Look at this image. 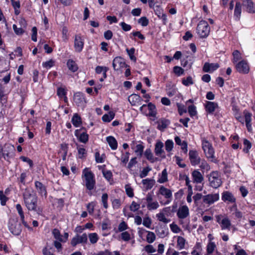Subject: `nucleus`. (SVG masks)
<instances>
[{"label":"nucleus","instance_id":"18","mask_svg":"<svg viewBox=\"0 0 255 255\" xmlns=\"http://www.w3.org/2000/svg\"><path fill=\"white\" fill-rule=\"evenodd\" d=\"M189 215V208L186 205H183L179 208L177 215L179 219H185L187 218Z\"/></svg>","mask_w":255,"mask_h":255},{"label":"nucleus","instance_id":"46","mask_svg":"<svg viewBox=\"0 0 255 255\" xmlns=\"http://www.w3.org/2000/svg\"><path fill=\"white\" fill-rule=\"evenodd\" d=\"M125 190L126 194L129 197H133L134 196L133 190L130 185L127 184L125 185Z\"/></svg>","mask_w":255,"mask_h":255},{"label":"nucleus","instance_id":"57","mask_svg":"<svg viewBox=\"0 0 255 255\" xmlns=\"http://www.w3.org/2000/svg\"><path fill=\"white\" fill-rule=\"evenodd\" d=\"M173 71L176 75L180 76L183 74L184 70L181 67L176 66L173 68Z\"/></svg>","mask_w":255,"mask_h":255},{"label":"nucleus","instance_id":"44","mask_svg":"<svg viewBox=\"0 0 255 255\" xmlns=\"http://www.w3.org/2000/svg\"><path fill=\"white\" fill-rule=\"evenodd\" d=\"M144 155L146 158L151 162H153L155 161L154 157H153L151 151L150 149H147L145 150Z\"/></svg>","mask_w":255,"mask_h":255},{"label":"nucleus","instance_id":"13","mask_svg":"<svg viewBox=\"0 0 255 255\" xmlns=\"http://www.w3.org/2000/svg\"><path fill=\"white\" fill-rule=\"evenodd\" d=\"M52 235L57 241L63 243H65L67 241L69 237L68 233H65L64 235H62L57 229L53 230Z\"/></svg>","mask_w":255,"mask_h":255},{"label":"nucleus","instance_id":"16","mask_svg":"<svg viewBox=\"0 0 255 255\" xmlns=\"http://www.w3.org/2000/svg\"><path fill=\"white\" fill-rule=\"evenodd\" d=\"M219 195L218 194H209L207 195L203 196V203L211 205L214 203L215 201L219 200Z\"/></svg>","mask_w":255,"mask_h":255},{"label":"nucleus","instance_id":"31","mask_svg":"<svg viewBox=\"0 0 255 255\" xmlns=\"http://www.w3.org/2000/svg\"><path fill=\"white\" fill-rule=\"evenodd\" d=\"M16 209L18 213L19 216H20L22 223L24 225V226L26 227L27 225V223L24 220V212L23 211V209L22 208L21 206L19 204H16Z\"/></svg>","mask_w":255,"mask_h":255},{"label":"nucleus","instance_id":"11","mask_svg":"<svg viewBox=\"0 0 255 255\" xmlns=\"http://www.w3.org/2000/svg\"><path fill=\"white\" fill-rule=\"evenodd\" d=\"M87 243V235L86 233L82 235H77L73 237L71 241V244L75 247L79 244H85Z\"/></svg>","mask_w":255,"mask_h":255},{"label":"nucleus","instance_id":"42","mask_svg":"<svg viewBox=\"0 0 255 255\" xmlns=\"http://www.w3.org/2000/svg\"><path fill=\"white\" fill-rule=\"evenodd\" d=\"M204 151L206 155V157L208 158L212 159L211 160L213 161V159L214 158V151L213 147L212 146L211 147L206 149V151Z\"/></svg>","mask_w":255,"mask_h":255},{"label":"nucleus","instance_id":"3","mask_svg":"<svg viewBox=\"0 0 255 255\" xmlns=\"http://www.w3.org/2000/svg\"><path fill=\"white\" fill-rule=\"evenodd\" d=\"M210 29L208 22L205 20L200 21L197 26V31L201 38L207 37L209 33Z\"/></svg>","mask_w":255,"mask_h":255},{"label":"nucleus","instance_id":"29","mask_svg":"<svg viewBox=\"0 0 255 255\" xmlns=\"http://www.w3.org/2000/svg\"><path fill=\"white\" fill-rule=\"evenodd\" d=\"M71 122L75 127H80L82 125V120L80 116L77 113L74 114L72 118Z\"/></svg>","mask_w":255,"mask_h":255},{"label":"nucleus","instance_id":"27","mask_svg":"<svg viewBox=\"0 0 255 255\" xmlns=\"http://www.w3.org/2000/svg\"><path fill=\"white\" fill-rule=\"evenodd\" d=\"M106 141L112 150H116L118 148V142L113 136H108L106 137Z\"/></svg>","mask_w":255,"mask_h":255},{"label":"nucleus","instance_id":"34","mask_svg":"<svg viewBox=\"0 0 255 255\" xmlns=\"http://www.w3.org/2000/svg\"><path fill=\"white\" fill-rule=\"evenodd\" d=\"M108 70V68L105 66H98L96 67V68L95 69L96 73L99 74H101V73H103V75L104 76V78H106V77H107L106 73Z\"/></svg>","mask_w":255,"mask_h":255},{"label":"nucleus","instance_id":"22","mask_svg":"<svg viewBox=\"0 0 255 255\" xmlns=\"http://www.w3.org/2000/svg\"><path fill=\"white\" fill-rule=\"evenodd\" d=\"M192 176L195 183H201L204 180L203 176L198 170H194L192 173Z\"/></svg>","mask_w":255,"mask_h":255},{"label":"nucleus","instance_id":"60","mask_svg":"<svg viewBox=\"0 0 255 255\" xmlns=\"http://www.w3.org/2000/svg\"><path fill=\"white\" fill-rule=\"evenodd\" d=\"M173 146V142L171 140H167L165 142V148L168 151H170Z\"/></svg>","mask_w":255,"mask_h":255},{"label":"nucleus","instance_id":"4","mask_svg":"<svg viewBox=\"0 0 255 255\" xmlns=\"http://www.w3.org/2000/svg\"><path fill=\"white\" fill-rule=\"evenodd\" d=\"M140 111L145 116L152 118H154L156 114L155 106L151 103H149L147 105H143L140 107Z\"/></svg>","mask_w":255,"mask_h":255},{"label":"nucleus","instance_id":"43","mask_svg":"<svg viewBox=\"0 0 255 255\" xmlns=\"http://www.w3.org/2000/svg\"><path fill=\"white\" fill-rule=\"evenodd\" d=\"M233 62L235 63H237L239 61L241 60L242 59L241 54L240 52L236 50H235L233 53Z\"/></svg>","mask_w":255,"mask_h":255},{"label":"nucleus","instance_id":"47","mask_svg":"<svg viewBox=\"0 0 255 255\" xmlns=\"http://www.w3.org/2000/svg\"><path fill=\"white\" fill-rule=\"evenodd\" d=\"M108 195L107 193H104L102 196V203L103 207L105 209H107L109 207L108 203Z\"/></svg>","mask_w":255,"mask_h":255},{"label":"nucleus","instance_id":"19","mask_svg":"<svg viewBox=\"0 0 255 255\" xmlns=\"http://www.w3.org/2000/svg\"><path fill=\"white\" fill-rule=\"evenodd\" d=\"M189 159L192 165H196L200 163V158L196 150H190L189 152Z\"/></svg>","mask_w":255,"mask_h":255},{"label":"nucleus","instance_id":"52","mask_svg":"<svg viewBox=\"0 0 255 255\" xmlns=\"http://www.w3.org/2000/svg\"><path fill=\"white\" fill-rule=\"evenodd\" d=\"M244 144L246 146V147H245L243 149V151L246 153H248L249 152V149L252 147V143L249 140L245 138L244 139Z\"/></svg>","mask_w":255,"mask_h":255},{"label":"nucleus","instance_id":"25","mask_svg":"<svg viewBox=\"0 0 255 255\" xmlns=\"http://www.w3.org/2000/svg\"><path fill=\"white\" fill-rule=\"evenodd\" d=\"M243 4L247 7L249 13H255V5L252 0H243Z\"/></svg>","mask_w":255,"mask_h":255},{"label":"nucleus","instance_id":"39","mask_svg":"<svg viewBox=\"0 0 255 255\" xmlns=\"http://www.w3.org/2000/svg\"><path fill=\"white\" fill-rule=\"evenodd\" d=\"M142 183L144 185L146 189H151L153 185V180L148 178L143 179Z\"/></svg>","mask_w":255,"mask_h":255},{"label":"nucleus","instance_id":"1","mask_svg":"<svg viewBox=\"0 0 255 255\" xmlns=\"http://www.w3.org/2000/svg\"><path fill=\"white\" fill-rule=\"evenodd\" d=\"M25 205L28 210L36 212L40 214L42 213V209L37 205L38 197L34 194H31L29 191H25L23 194Z\"/></svg>","mask_w":255,"mask_h":255},{"label":"nucleus","instance_id":"15","mask_svg":"<svg viewBox=\"0 0 255 255\" xmlns=\"http://www.w3.org/2000/svg\"><path fill=\"white\" fill-rule=\"evenodd\" d=\"M236 68L237 70L241 73L247 74L249 71V65L245 60H241L237 63Z\"/></svg>","mask_w":255,"mask_h":255},{"label":"nucleus","instance_id":"28","mask_svg":"<svg viewBox=\"0 0 255 255\" xmlns=\"http://www.w3.org/2000/svg\"><path fill=\"white\" fill-rule=\"evenodd\" d=\"M218 107V104L212 102H207L205 105L206 111L209 114H212Z\"/></svg>","mask_w":255,"mask_h":255},{"label":"nucleus","instance_id":"7","mask_svg":"<svg viewBox=\"0 0 255 255\" xmlns=\"http://www.w3.org/2000/svg\"><path fill=\"white\" fill-rule=\"evenodd\" d=\"M113 66L115 71H122L128 66L126 64L124 58L121 56L115 57L113 61Z\"/></svg>","mask_w":255,"mask_h":255},{"label":"nucleus","instance_id":"20","mask_svg":"<svg viewBox=\"0 0 255 255\" xmlns=\"http://www.w3.org/2000/svg\"><path fill=\"white\" fill-rule=\"evenodd\" d=\"M128 100L132 106H138L141 105V98L137 94H132L128 97Z\"/></svg>","mask_w":255,"mask_h":255},{"label":"nucleus","instance_id":"30","mask_svg":"<svg viewBox=\"0 0 255 255\" xmlns=\"http://www.w3.org/2000/svg\"><path fill=\"white\" fill-rule=\"evenodd\" d=\"M14 147L12 145L5 144L3 149V157L6 159L9 157L10 152L14 150Z\"/></svg>","mask_w":255,"mask_h":255},{"label":"nucleus","instance_id":"10","mask_svg":"<svg viewBox=\"0 0 255 255\" xmlns=\"http://www.w3.org/2000/svg\"><path fill=\"white\" fill-rule=\"evenodd\" d=\"M160 195L163 196L166 199L165 202L160 201L162 204H168L171 202L172 198V194L171 191L164 186H160Z\"/></svg>","mask_w":255,"mask_h":255},{"label":"nucleus","instance_id":"12","mask_svg":"<svg viewBox=\"0 0 255 255\" xmlns=\"http://www.w3.org/2000/svg\"><path fill=\"white\" fill-rule=\"evenodd\" d=\"M130 146L137 155L141 156L142 154L144 148L142 142L141 141H132L130 144Z\"/></svg>","mask_w":255,"mask_h":255},{"label":"nucleus","instance_id":"24","mask_svg":"<svg viewBox=\"0 0 255 255\" xmlns=\"http://www.w3.org/2000/svg\"><path fill=\"white\" fill-rule=\"evenodd\" d=\"M57 94L59 98L63 99L65 102L68 101V99L66 97L67 90L64 86H61L57 88Z\"/></svg>","mask_w":255,"mask_h":255},{"label":"nucleus","instance_id":"61","mask_svg":"<svg viewBox=\"0 0 255 255\" xmlns=\"http://www.w3.org/2000/svg\"><path fill=\"white\" fill-rule=\"evenodd\" d=\"M103 174L104 177L108 180H110L112 177V173L110 170H103Z\"/></svg>","mask_w":255,"mask_h":255},{"label":"nucleus","instance_id":"54","mask_svg":"<svg viewBox=\"0 0 255 255\" xmlns=\"http://www.w3.org/2000/svg\"><path fill=\"white\" fill-rule=\"evenodd\" d=\"M12 28H13V29L15 32V33L16 35H21L24 32V30L22 29V27L18 28L17 27L16 25H15V24H13Z\"/></svg>","mask_w":255,"mask_h":255},{"label":"nucleus","instance_id":"17","mask_svg":"<svg viewBox=\"0 0 255 255\" xmlns=\"http://www.w3.org/2000/svg\"><path fill=\"white\" fill-rule=\"evenodd\" d=\"M34 184L39 195L46 198L47 195L46 187L41 182L38 181H35Z\"/></svg>","mask_w":255,"mask_h":255},{"label":"nucleus","instance_id":"36","mask_svg":"<svg viewBox=\"0 0 255 255\" xmlns=\"http://www.w3.org/2000/svg\"><path fill=\"white\" fill-rule=\"evenodd\" d=\"M115 117V113L113 112H110L105 114L102 117V120L105 122H111Z\"/></svg>","mask_w":255,"mask_h":255},{"label":"nucleus","instance_id":"8","mask_svg":"<svg viewBox=\"0 0 255 255\" xmlns=\"http://www.w3.org/2000/svg\"><path fill=\"white\" fill-rule=\"evenodd\" d=\"M73 101L78 107L84 109L86 105V101L84 95L80 92H77L74 95Z\"/></svg>","mask_w":255,"mask_h":255},{"label":"nucleus","instance_id":"51","mask_svg":"<svg viewBox=\"0 0 255 255\" xmlns=\"http://www.w3.org/2000/svg\"><path fill=\"white\" fill-rule=\"evenodd\" d=\"M54 65V61L52 59H50L48 61L42 63V66L44 68L47 69L51 68Z\"/></svg>","mask_w":255,"mask_h":255},{"label":"nucleus","instance_id":"21","mask_svg":"<svg viewBox=\"0 0 255 255\" xmlns=\"http://www.w3.org/2000/svg\"><path fill=\"white\" fill-rule=\"evenodd\" d=\"M219 67L218 63H209L206 62L203 67V70L205 72H212Z\"/></svg>","mask_w":255,"mask_h":255},{"label":"nucleus","instance_id":"37","mask_svg":"<svg viewBox=\"0 0 255 255\" xmlns=\"http://www.w3.org/2000/svg\"><path fill=\"white\" fill-rule=\"evenodd\" d=\"M242 11V4L240 2H237L236 3L234 15L238 19L239 18Z\"/></svg>","mask_w":255,"mask_h":255},{"label":"nucleus","instance_id":"59","mask_svg":"<svg viewBox=\"0 0 255 255\" xmlns=\"http://www.w3.org/2000/svg\"><path fill=\"white\" fill-rule=\"evenodd\" d=\"M138 22L142 26H146L148 24V20L146 17H142L138 19Z\"/></svg>","mask_w":255,"mask_h":255},{"label":"nucleus","instance_id":"58","mask_svg":"<svg viewBox=\"0 0 255 255\" xmlns=\"http://www.w3.org/2000/svg\"><path fill=\"white\" fill-rule=\"evenodd\" d=\"M121 238L125 241H128L130 239V234L128 231H125L121 234Z\"/></svg>","mask_w":255,"mask_h":255},{"label":"nucleus","instance_id":"5","mask_svg":"<svg viewBox=\"0 0 255 255\" xmlns=\"http://www.w3.org/2000/svg\"><path fill=\"white\" fill-rule=\"evenodd\" d=\"M210 185L214 188H217L222 184L221 179L217 171H213L208 177Z\"/></svg>","mask_w":255,"mask_h":255},{"label":"nucleus","instance_id":"64","mask_svg":"<svg viewBox=\"0 0 255 255\" xmlns=\"http://www.w3.org/2000/svg\"><path fill=\"white\" fill-rule=\"evenodd\" d=\"M216 248V245L214 243L210 242L208 244L207 246V252L208 254H211L213 252L215 248Z\"/></svg>","mask_w":255,"mask_h":255},{"label":"nucleus","instance_id":"26","mask_svg":"<svg viewBox=\"0 0 255 255\" xmlns=\"http://www.w3.org/2000/svg\"><path fill=\"white\" fill-rule=\"evenodd\" d=\"M222 199L225 202L228 201L230 203H234L236 201V199L232 193L229 191H225L223 193Z\"/></svg>","mask_w":255,"mask_h":255},{"label":"nucleus","instance_id":"40","mask_svg":"<svg viewBox=\"0 0 255 255\" xmlns=\"http://www.w3.org/2000/svg\"><path fill=\"white\" fill-rule=\"evenodd\" d=\"M95 157L97 163H103L105 161V155L104 154L101 155L99 152H96Z\"/></svg>","mask_w":255,"mask_h":255},{"label":"nucleus","instance_id":"6","mask_svg":"<svg viewBox=\"0 0 255 255\" xmlns=\"http://www.w3.org/2000/svg\"><path fill=\"white\" fill-rule=\"evenodd\" d=\"M84 38L80 34H76L74 36V48L76 52H81L84 48Z\"/></svg>","mask_w":255,"mask_h":255},{"label":"nucleus","instance_id":"49","mask_svg":"<svg viewBox=\"0 0 255 255\" xmlns=\"http://www.w3.org/2000/svg\"><path fill=\"white\" fill-rule=\"evenodd\" d=\"M78 157L79 158H83L86 154V149L82 146H79L77 147Z\"/></svg>","mask_w":255,"mask_h":255},{"label":"nucleus","instance_id":"14","mask_svg":"<svg viewBox=\"0 0 255 255\" xmlns=\"http://www.w3.org/2000/svg\"><path fill=\"white\" fill-rule=\"evenodd\" d=\"M75 136L78 140L83 143H86L89 140V135L85 131H81V129H76L74 132Z\"/></svg>","mask_w":255,"mask_h":255},{"label":"nucleus","instance_id":"50","mask_svg":"<svg viewBox=\"0 0 255 255\" xmlns=\"http://www.w3.org/2000/svg\"><path fill=\"white\" fill-rule=\"evenodd\" d=\"M185 244V240L182 237H178L177 239V246L179 249L184 248Z\"/></svg>","mask_w":255,"mask_h":255},{"label":"nucleus","instance_id":"45","mask_svg":"<svg viewBox=\"0 0 255 255\" xmlns=\"http://www.w3.org/2000/svg\"><path fill=\"white\" fill-rule=\"evenodd\" d=\"M146 241L149 243H153L155 239V236L153 233L147 231V234L146 235Z\"/></svg>","mask_w":255,"mask_h":255},{"label":"nucleus","instance_id":"55","mask_svg":"<svg viewBox=\"0 0 255 255\" xmlns=\"http://www.w3.org/2000/svg\"><path fill=\"white\" fill-rule=\"evenodd\" d=\"M188 113L191 117H193L197 114L196 107L194 105H190L188 107Z\"/></svg>","mask_w":255,"mask_h":255},{"label":"nucleus","instance_id":"48","mask_svg":"<svg viewBox=\"0 0 255 255\" xmlns=\"http://www.w3.org/2000/svg\"><path fill=\"white\" fill-rule=\"evenodd\" d=\"M140 208V204L132 201L129 206L130 210L132 212H135L137 211Z\"/></svg>","mask_w":255,"mask_h":255},{"label":"nucleus","instance_id":"35","mask_svg":"<svg viewBox=\"0 0 255 255\" xmlns=\"http://www.w3.org/2000/svg\"><path fill=\"white\" fill-rule=\"evenodd\" d=\"M90 242L92 244H95L99 240L98 235L96 233H92L88 234Z\"/></svg>","mask_w":255,"mask_h":255},{"label":"nucleus","instance_id":"32","mask_svg":"<svg viewBox=\"0 0 255 255\" xmlns=\"http://www.w3.org/2000/svg\"><path fill=\"white\" fill-rule=\"evenodd\" d=\"M67 65L69 70L73 72L77 71L78 67L76 63L72 59H69L67 62Z\"/></svg>","mask_w":255,"mask_h":255},{"label":"nucleus","instance_id":"63","mask_svg":"<svg viewBox=\"0 0 255 255\" xmlns=\"http://www.w3.org/2000/svg\"><path fill=\"white\" fill-rule=\"evenodd\" d=\"M120 25L121 26L123 30L125 31H128L131 28V26L129 24H128L125 22H121Z\"/></svg>","mask_w":255,"mask_h":255},{"label":"nucleus","instance_id":"62","mask_svg":"<svg viewBox=\"0 0 255 255\" xmlns=\"http://www.w3.org/2000/svg\"><path fill=\"white\" fill-rule=\"evenodd\" d=\"M32 35H31V39L32 41L36 42L37 41V29L35 26H34L32 28Z\"/></svg>","mask_w":255,"mask_h":255},{"label":"nucleus","instance_id":"56","mask_svg":"<svg viewBox=\"0 0 255 255\" xmlns=\"http://www.w3.org/2000/svg\"><path fill=\"white\" fill-rule=\"evenodd\" d=\"M177 106L178 111V112H179V114L180 115H182L184 113H186L187 112V110H186L184 105L177 103Z\"/></svg>","mask_w":255,"mask_h":255},{"label":"nucleus","instance_id":"38","mask_svg":"<svg viewBox=\"0 0 255 255\" xmlns=\"http://www.w3.org/2000/svg\"><path fill=\"white\" fill-rule=\"evenodd\" d=\"M222 229H228L231 225L230 220L228 218H225L221 221Z\"/></svg>","mask_w":255,"mask_h":255},{"label":"nucleus","instance_id":"2","mask_svg":"<svg viewBox=\"0 0 255 255\" xmlns=\"http://www.w3.org/2000/svg\"><path fill=\"white\" fill-rule=\"evenodd\" d=\"M82 178L88 190L91 191L94 189L96 184L95 175L90 168L86 167L83 170Z\"/></svg>","mask_w":255,"mask_h":255},{"label":"nucleus","instance_id":"41","mask_svg":"<svg viewBox=\"0 0 255 255\" xmlns=\"http://www.w3.org/2000/svg\"><path fill=\"white\" fill-rule=\"evenodd\" d=\"M126 51L127 52L128 55L130 59L132 61L135 62L136 60V58L134 56L135 49L134 48H131L129 49L127 48L126 49Z\"/></svg>","mask_w":255,"mask_h":255},{"label":"nucleus","instance_id":"23","mask_svg":"<svg viewBox=\"0 0 255 255\" xmlns=\"http://www.w3.org/2000/svg\"><path fill=\"white\" fill-rule=\"evenodd\" d=\"M147 206L149 210H154L158 208V204L156 201H153L150 195L146 196Z\"/></svg>","mask_w":255,"mask_h":255},{"label":"nucleus","instance_id":"9","mask_svg":"<svg viewBox=\"0 0 255 255\" xmlns=\"http://www.w3.org/2000/svg\"><path fill=\"white\" fill-rule=\"evenodd\" d=\"M10 232L14 235L18 236L21 232V225L14 219H10L8 223Z\"/></svg>","mask_w":255,"mask_h":255},{"label":"nucleus","instance_id":"53","mask_svg":"<svg viewBox=\"0 0 255 255\" xmlns=\"http://www.w3.org/2000/svg\"><path fill=\"white\" fill-rule=\"evenodd\" d=\"M182 83L186 86L193 84V81L191 76H188L186 79L183 78L182 80Z\"/></svg>","mask_w":255,"mask_h":255},{"label":"nucleus","instance_id":"33","mask_svg":"<svg viewBox=\"0 0 255 255\" xmlns=\"http://www.w3.org/2000/svg\"><path fill=\"white\" fill-rule=\"evenodd\" d=\"M149 5L150 8H152L155 12L156 15L159 17V4L158 2H155L154 0H151L149 2Z\"/></svg>","mask_w":255,"mask_h":255}]
</instances>
